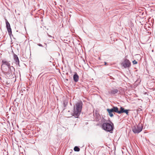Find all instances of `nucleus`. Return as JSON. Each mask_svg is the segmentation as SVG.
I'll list each match as a JSON object with an SVG mask.
<instances>
[{
    "mask_svg": "<svg viewBox=\"0 0 155 155\" xmlns=\"http://www.w3.org/2000/svg\"><path fill=\"white\" fill-rule=\"evenodd\" d=\"M8 70L4 71L3 73L8 78H12L13 77V74H14L15 69L13 66L10 67Z\"/></svg>",
    "mask_w": 155,
    "mask_h": 155,
    "instance_id": "nucleus-5",
    "label": "nucleus"
},
{
    "mask_svg": "<svg viewBox=\"0 0 155 155\" xmlns=\"http://www.w3.org/2000/svg\"><path fill=\"white\" fill-rule=\"evenodd\" d=\"M74 150L75 151H79L80 149L79 147L77 146H75L74 148Z\"/></svg>",
    "mask_w": 155,
    "mask_h": 155,
    "instance_id": "nucleus-14",
    "label": "nucleus"
},
{
    "mask_svg": "<svg viewBox=\"0 0 155 155\" xmlns=\"http://www.w3.org/2000/svg\"><path fill=\"white\" fill-rule=\"evenodd\" d=\"M123 61L122 62L121 65L124 68H129L131 66V62L126 58L124 59Z\"/></svg>",
    "mask_w": 155,
    "mask_h": 155,
    "instance_id": "nucleus-7",
    "label": "nucleus"
},
{
    "mask_svg": "<svg viewBox=\"0 0 155 155\" xmlns=\"http://www.w3.org/2000/svg\"><path fill=\"white\" fill-rule=\"evenodd\" d=\"M105 119H103L102 120L101 122L103 123L102 125V128L107 131L112 133L114 128V124L112 122H111V124L105 122Z\"/></svg>",
    "mask_w": 155,
    "mask_h": 155,
    "instance_id": "nucleus-2",
    "label": "nucleus"
},
{
    "mask_svg": "<svg viewBox=\"0 0 155 155\" xmlns=\"http://www.w3.org/2000/svg\"><path fill=\"white\" fill-rule=\"evenodd\" d=\"M143 126L141 124H139L136 125L132 128V131L135 134H138L142 130Z\"/></svg>",
    "mask_w": 155,
    "mask_h": 155,
    "instance_id": "nucleus-6",
    "label": "nucleus"
},
{
    "mask_svg": "<svg viewBox=\"0 0 155 155\" xmlns=\"http://www.w3.org/2000/svg\"><path fill=\"white\" fill-rule=\"evenodd\" d=\"M133 63L134 64H137V62L135 60L133 61Z\"/></svg>",
    "mask_w": 155,
    "mask_h": 155,
    "instance_id": "nucleus-16",
    "label": "nucleus"
},
{
    "mask_svg": "<svg viewBox=\"0 0 155 155\" xmlns=\"http://www.w3.org/2000/svg\"><path fill=\"white\" fill-rule=\"evenodd\" d=\"M107 64V63L105 62H104V65H106Z\"/></svg>",
    "mask_w": 155,
    "mask_h": 155,
    "instance_id": "nucleus-20",
    "label": "nucleus"
},
{
    "mask_svg": "<svg viewBox=\"0 0 155 155\" xmlns=\"http://www.w3.org/2000/svg\"><path fill=\"white\" fill-rule=\"evenodd\" d=\"M38 46H40V47H43V46L42 45L40 44H38Z\"/></svg>",
    "mask_w": 155,
    "mask_h": 155,
    "instance_id": "nucleus-18",
    "label": "nucleus"
},
{
    "mask_svg": "<svg viewBox=\"0 0 155 155\" xmlns=\"http://www.w3.org/2000/svg\"><path fill=\"white\" fill-rule=\"evenodd\" d=\"M9 36H10V38H11V36H13V35L12 34V32H11V34H10V33H8Z\"/></svg>",
    "mask_w": 155,
    "mask_h": 155,
    "instance_id": "nucleus-17",
    "label": "nucleus"
},
{
    "mask_svg": "<svg viewBox=\"0 0 155 155\" xmlns=\"http://www.w3.org/2000/svg\"><path fill=\"white\" fill-rule=\"evenodd\" d=\"M7 31H8V33H10V34H11V32H12V29H11V28H7Z\"/></svg>",
    "mask_w": 155,
    "mask_h": 155,
    "instance_id": "nucleus-15",
    "label": "nucleus"
},
{
    "mask_svg": "<svg viewBox=\"0 0 155 155\" xmlns=\"http://www.w3.org/2000/svg\"><path fill=\"white\" fill-rule=\"evenodd\" d=\"M113 110V112L117 113L118 114H121L123 113H125L127 115H128V111L129 110L125 109L123 107H120V110H119L118 108L117 107L113 106L112 108H111Z\"/></svg>",
    "mask_w": 155,
    "mask_h": 155,
    "instance_id": "nucleus-3",
    "label": "nucleus"
},
{
    "mask_svg": "<svg viewBox=\"0 0 155 155\" xmlns=\"http://www.w3.org/2000/svg\"><path fill=\"white\" fill-rule=\"evenodd\" d=\"M119 91L120 92L118 89H115L110 90V91H109V93L110 94L114 95L117 93Z\"/></svg>",
    "mask_w": 155,
    "mask_h": 155,
    "instance_id": "nucleus-9",
    "label": "nucleus"
},
{
    "mask_svg": "<svg viewBox=\"0 0 155 155\" xmlns=\"http://www.w3.org/2000/svg\"><path fill=\"white\" fill-rule=\"evenodd\" d=\"M48 36L49 37H52V36H51V35H49L48 34Z\"/></svg>",
    "mask_w": 155,
    "mask_h": 155,
    "instance_id": "nucleus-19",
    "label": "nucleus"
},
{
    "mask_svg": "<svg viewBox=\"0 0 155 155\" xmlns=\"http://www.w3.org/2000/svg\"><path fill=\"white\" fill-rule=\"evenodd\" d=\"M6 27L7 28H11L10 25L9 24V22H8V21H7V20H6Z\"/></svg>",
    "mask_w": 155,
    "mask_h": 155,
    "instance_id": "nucleus-13",
    "label": "nucleus"
},
{
    "mask_svg": "<svg viewBox=\"0 0 155 155\" xmlns=\"http://www.w3.org/2000/svg\"><path fill=\"white\" fill-rule=\"evenodd\" d=\"M94 117H95V120L96 121H98L99 120V118H100V116H99V114H98L97 113L96 114H95V115L94 114Z\"/></svg>",
    "mask_w": 155,
    "mask_h": 155,
    "instance_id": "nucleus-12",
    "label": "nucleus"
},
{
    "mask_svg": "<svg viewBox=\"0 0 155 155\" xmlns=\"http://www.w3.org/2000/svg\"><path fill=\"white\" fill-rule=\"evenodd\" d=\"M14 59L15 61V63L16 64H18L19 66H20L19 63V60L17 55L14 54Z\"/></svg>",
    "mask_w": 155,
    "mask_h": 155,
    "instance_id": "nucleus-8",
    "label": "nucleus"
},
{
    "mask_svg": "<svg viewBox=\"0 0 155 155\" xmlns=\"http://www.w3.org/2000/svg\"><path fill=\"white\" fill-rule=\"evenodd\" d=\"M107 111L108 112L109 114V115L110 116V117H112L114 116L113 113V110H112L111 109H107Z\"/></svg>",
    "mask_w": 155,
    "mask_h": 155,
    "instance_id": "nucleus-11",
    "label": "nucleus"
},
{
    "mask_svg": "<svg viewBox=\"0 0 155 155\" xmlns=\"http://www.w3.org/2000/svg\"><path fill=\"white\" fill-rule=\"evenodd\" d=\"M83 103L81 101L77 102L74 106L73 116L75 118H78L81 113Z\"/></svg>",
    "mask_w": 155,
    "mask_h": 155,
    "instance_id": "nucleus-1",
    "label": "nucleus"
},
{
    "mask_svg": "<svg viewBox=\"0 0 155 155\" xmlns=\"http://www.w3.org/2000/svg\"><path fill=\"white\" fill-rule=\"evenodd\" d=\"M73 79L74 81L76 82L78 81L79 76L76 73H75L73 76Z\"/></svg>",
    "mask_w": 155,
    "mask_h": 155,
    "instance_id": "nucleus-10",
    "label": "nucleus"
},
{
    "mask_svg": "<svg viewBox=\"0 0 155 155\" xmlns=\"http://www.w3.org/2000/svg\"><path fill=\"white\" fill-rule=\"evenodd\" d=\"M2 63L1 67L2 72L8 70L9 69L10 67L12 66L10 65V63L8 61H6L5 59L2 60Z\"/></svg>",
    "mask_w": 155,
    "mask_h": 155,
    "instance_id": "nucleus-4",
    "label": "nucleus"
}]
</instances>
